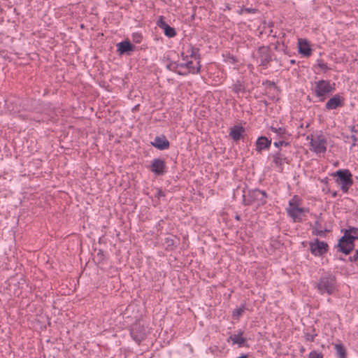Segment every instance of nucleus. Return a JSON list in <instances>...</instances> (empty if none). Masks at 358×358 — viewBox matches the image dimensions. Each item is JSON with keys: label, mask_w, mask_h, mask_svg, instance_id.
Masks as SVG:
<instances>
[{"label": "nucleus", "mask_w": 358, "mask_h": 358, "mask_svg": "<svg viewBox=\"0 0 358 358\" xmlns=\"http://www.w3.org/2000/svg\"><path fill=\"white\" fill-rule=\"evenodd\" d=\"M301 200L295 195L289 201V206L286 208L287 215L292 218L294 222H300L302 216L308 212L306 208L301 207Z\"/></svg>", "instance_id": "f257e3e1"}, {"label": "nucleus", "mask_w": 358, "mask_h": 358, "mask_svg": "<svg viewBox=\"0 0 358 358\" xmlns=\"http://www.w3.org/2000/svg\"><path fill=\"white\" fill-rule=\"evenodd\" d=\"M336 278L332 274L327 273L322 275L319 280L315 282V287L322 294H327L331 295L336 290Z\"/></svg>", "instance_id": "f03ea898"}, {"label": "nucleus", "mask_w": 358, "mask_h": 358, "mask_svg": "<svg viewBox=\"0 0 358 358\" xmlns=\"http://www.w3.org/2000/svg\"><path fill=\"white\" fill-rule=\"evenodd\" d=\"M307 140H310V150L316 153L322 154L327 151V138L321 131L316 132L311 136H308Z\"/></svg>", "instance_id": "7ed1b4c3"}, {"label": "nucleus", "mask_w": 358, "mask_h": 358, "mask_svg": "<svg viewBox=\"0 0 358 358\" xmlns=\"http://www.w3.org/2000/svg\"><path fill=\"white\" fill-rule=\"evenodd\" d=\"M332 176L336 178V183L344 193H347L353 184L352 175L348 169H339L332 173Z\"/></svg>", "instance_id": "20e7f679"}, {"label": "nucleus", "mask_w": 358, "mask_h": 358, "mask_svg": "<svg viewBox=\"0 0 358 358\" xmlns=\"http://www.w3.org/2000/svg\"><path fill=\"white\" fill-rule=\"evenodd\" d=\"M335 90V83L329 80H321L315 83L313 93L315 96L319 98L320 101H323L329 94Z\"/></svg>", "instance_id": "39448f33"}, {"label": "nucleus", "mask_w": 358, "mask_h": 358, "mask_svg": "<svg viewBox=\"0 0 358 358\" xmlns=\"http://www.w3.org/2000/svg\"><path fill=\"white\" fill-rule=\"evenodd\" d=\"M266 194L264 191L259 189H253L243 194V203L245 205L256 204L257 206L263 205L266 203Z\"/></svg>", "instance_id": "423d86ee"}, {"label": "nucleus", "mask_w": 358, "mask_h": 358, "mask_svg": "<svg viewBox=\"0 0 358 358\" xmlns=\"http://www.w3.org/2000/svg\"><path fill=\"white\" fill-rule=\"evenodd\" d=\"M254 58L259 65L266 66L271 60V50L267 46L260 47L254 54Z\"/></svg>", "instance_id": "0eeeda50"}, {"label": "nucleus", "mask_w": 358, "mask_h": 358, "mask_svg": "<svg viewBox=\"0 0 358 358\" xmlns=\"http://www.w3.org/2000/svg\"><path fill=\"white\" fill-rule=\"evenodd\" d=\"M356 239L345 232L338 242L341 251L346 255L349 254L354 248V241Z\"/></svg>", "instance_id": "6e6552de"}, {"label": "nucleus", "mask_w": 358, "mask_h": 358, "mask_svg": "<svg viewBox=\"0 0 358 358\" xmlns=\"http://www.w3.org/2000/svg\"><path fill=\"white\" fill-rule=\"evenodd\" d=\"M271 135L273 136L274 139L276 138H283V139H289L290 137V134L287 131V129L283 127H280L278 124H272L270 128Z\"/></svg>", "instance_id": "1a4fd4ad"}, {"label": "nucleus", "mask_w": 358, "mask_h": 358, "mask_svg": "<svg viewBox=\"0 0 358 358\" xmlns=\"http://www.w3.org/2000/svg\"><path fill=\"white\" fill-rule=\"evenodd\" d=\"M327 248L328 245L326 243L318 240L310 243V251L315 255H322L327 252Z\"/></svg>", "instance_id": "9d476101"}, {"label": "nucleus", "mask_w": 358, "mask_h": 358, "mask_svg": "<svg viewBox=\"0 0 358 358\" xmlns=\"http://www.w3.org/2000/svg\"><path fill=\"white\" fill-rule=\"evenodd\" d=\"M196 66H194L192 61H188L185 63H181L179 66L185 69V71L183 72L178 71L179 74H187V73H197L200 71V62L199 61H197L196 62Z\"/></svg>", "instance_id": "9b49d317"}, {"label": "nucleus", "mask_w": 358, "mask_h": 358, "mask_svg": "<svg viewBox=\"0 0 358 358\" xmlns=\"http://www.w3.org/2000/svg\"><path fill=\"white\" fill-rule=\"evenodd\" d=\"M165 162L161 159H154L150 164V169L155 175L160 176L165 173Z\"/></svg>", "instance_id": "f8f14e48"}, {"label": "nucleus", "mask_w": 358, "mask_h": 358, "mask_svg": "<svg viewBox=\"0 0 358 358\" xmlns=\"http://www.w3.org/2000/svg\"><path fill=\"white\" fill-rule=\"evenodd\" d=\"M157 25L162 29L164 31V34L169 37H173L176 36V32L173 27H171L164 20L162 16H160L157 21Z\"/></svg>", "instance_id": "ddd939ff"}, {"label": "nucleus", "mask_w": 358, "mask_h": 358, "mask_svg": "<svg viewBox=\"0 0 358 358\" xmlns=\"http://www.w3.org/2000/svg\"><path fill=\"white\" fill-rule=\"evenodd\" d=\"M344 104L343 98L339 94H335L326 103V108L328 110L336 109Z\"/></svg>", "instance_id": "4468645a"}, {"label": "nucleus", "mask_w": 358, "mask_h": 358, "mask_svg": "<svg viewBox=\"0 0 358 358\" xmlns=\"http://www.w3.org/2000/svg\"><path fill=\"white\" fill-rule=\"evenodd\" d=\"M299 52L305 57H309L312 53L308 41L306 39L300 38L298 41Z\"/></svg>", "instance_id": "2eb2a0df"}, {"label": "nucleus", "mask_w": 358, "mask_h": 358, "mask_svg": "<svg viewBox=\"0 0 358 358\" xmlns=\"http://www.w3.org/2000/svg\"><path fill=\"white\" fill-rule=\"evenodd\" d=\"M271 144V140H268L266 137L260 136L255 143L256 150L260 153L264 149H268Z\"/></svg>", "instance_id": "dca6fc26"}, {"label": "nucleus", "mask_w": 358, "mask_h": 358, "mask_svg": "<svg viewBox=\"0 0 358 358\" xmlns=\"http://www.w3.org/2000/svg\"><path fill=\"white\" fill-rule=\"evenodd\" d=\"M245 132V129L241 126H234L229 131V136L235 141L241 138Z\"/></svg>", "instance_id": "f3484780"}, {"label": "nucleus", "mask_w": 358, "mask_h": 358, "mask_svg": "<svg viewBox=\"0 0 358 358\" xmlns=\"http://www.w3.org/2000/svg\"><path fill=\"white\" fill-rule=\"evenodd\" d=\"M152 145L155 146V148L162 150L169 148V141L164 137H159L157 136L154 141L152 142Z\"/></svg>", "instance_id": "a211bd4d"}, {"label": "nucleus", "mask_w": 358, "mask_h": 358, "mask_svg": "<svg viewBox=\"0 0 358 358\" xmlns=\"http://www.w3.org/2000/svg\"><path fill=\"white\" fill-rule=\"evenodd\" d=\"M140 328L141 327L138 324H135L131 329V337L136 342L138 343L143 340L144 337V333L141 330L138 332V329Z\"/></svg>", "instance_id": "6ab92c4d"}, {"label": "nucleus", "mask_w": 358, "mask_h": 358, "mask_svg": "<svg viewBox=\"0 0 358 358\" xmlns=\"http://www.w3.org/2000/svg\"><path fill=\"white\" fill-rule=\"evenodd\" d=\"M242 334L243 332L239 331L238 334L231 335L228 338V341H231L233 345L237 344L239 347H241L246 341V339L242 336Z\"/></svg>", "instance_id": "aec40b11"}, {"label": "nucleus", "mask_w": 358, "mask_h": 358, "mask_svg": "<svg viewBox=\"0 0 358 358\" xmlns=\"http://www.w3.org/2000/svg\"><path fill=\"white\" fill-rule=\"evenodd\" d=\"M272 158L274 164L282 169V166L286 162L287 158L279 152L273 154Z\"/></svg>", "instance_id": "412c9836"}, {"label": "nucleus", "mask_w": 358, "mask_h": 358, "mask_svg": "<svg viewBox=\"0 0 358 358\" xmlns=\"http://www.w3.org/2000/svg\"><path fill=\"white\" fill-rule=\"evenodd\" d=\"M187 53L189 55H187L185 57H187L189 55L190 57L194 58L196 61H199L200 57L199 55V49L194 48L192 45L188 46Z\"/></svg>", "instance_id": "4be33fe9"}, {"label": "nucleus", "mask_w": 358, "mask_h": 358, "mask_svg": "<svg viewBox=\"0 0 358 358\" xmlns=\"http://www.w3.org/2000/svg\"><path fill=\"white\" fill-rule=\"evenodd\" d=\"M118 50L121 53L126 52L132 50V45L129 42L123 41L117 44Z\"/></svg>", "instance_id": "5701e85b"}, {"label": "nucleus", "mask_w": 358, "mask_h": 358, "mask_svg": "<svg viewBox=\"0 0 358 358\" xmlns=\"http://www.w3.org/2000/svg\"><path fill=\"white\" fill-rule=\"evenodd\" d=\"M335 349L336 351V355L339 358H347L346 357V350L344 346L341 344H335Z\"/></svg>", "instance_id": "b1692460"}, {"label": "nucleus", "mask_w": 358, "mask_h": 358, "mask_svg": "<svg viewBox=\"0 0 358 358\" xmlns=\"http://www.w3.org/2000/svg\"><path fill=\"white\" fill-rule=\"evenodd\" d=\"M245 306H242L233 311L232 315L234 318H238L241 317L245 311Z\"/></svg>", "instance_id": "393cba45"}, {"label": "nucleus", "mask_w": 358, "mask_h": 358, "mask_svg": "<svg viewBox=\"0 0 358 358\" xmlns=\"http://www.w3.org/2000/svg\"><path fill=\"white\" fill-rule=\"evenodd\" d=\"M275 140L276 141L273 143V145L276 148H279L280 146H282L283 145H288L289 144V142H287L289 139L276 138Z\"/></svg>", "instance_id": "a878e982"}, {"label": "nucleus", "mask_w": 358, "mask_h": 358, "mask_svg": "<svg viewBox=\"0 0 358 358\" xmlns=\"http://www.w3.org/2000/svg\"><path fill=\"white\" fill-rule=\"evenodd\" d=\"M348 233L350 236H352V238H355L358 239V229L357 228H352L350 229L348 231H345Z\"/></svg>", "instance_id": "bb28decb"}, {"label": "nucleus", "mask_w": 358, "mask_h": 358, "mask_svg": "<svg viewBox=\"0 0 358 358\" xmlns=\"http://www.w3.org/2000/svg\"><path fill=\"white\" fill-rule=\"evenodd\" d=\"M310 358H322V353L317 352L316 351H312L309 355Z\"/></svg>", "instance_id": "cd10ccee"}, {"label": "nucleus", "mask_w": 358, "mask_h": 358, "mask_svg": "<svg viewBox=\"0 0 358 358\" xmlns=\"http://www.w3.org/2000/svg\"><path fill=\"white\" fill-rule=\"evenodd\" d=\"M233 89H234V92H236V93H239L240 92L243 91V86L240 83L235 84L234 85Z\"/></svg>", "instance_id": "c85d7f7f"}, {"label": "nucleus", "mask_w": 358, "mask_h": 358, "mask_svg": "<svg viewBox=\"0 0 358 358\" xmlns=\"http://www.w3.org/2000/svg\"><path fill=\"white\" fill-rule=\"evenodd\" d=\"M255 10L252 8H243L241 10V13H255Z\"/></svg>", "instance_id": "c756f323"}, {"label": "nucleus", "mask_w": 358, "mask_h": 358, "mask_svg": "<svg viewBox=\"0 0 358 358\" xmlns=\"http://www.w3.org/2000/svg\"><path fill=\"white\" fill-rule=\"evenodd\" d=\"M315 336V335H310L309 334H307L306 335V339L308 340V341H314Z\"/></svg>", "instance_id": "7c9ffc66"}, {"label": "nucleus", "mask_w": 358, "mask_h": 358, "mask_svg": "<svg viewBox=\"0 0 358 358\" xmlns=\"http://www.w3.org/2000/svg\"><path fill=\"white\" fill-rule=\"evenodd\" d=\"M315 234L316 235H318V236H322L324 234V232L322 230L315 229Z\"/></svg>", "instance_id": "2f4dec72"}, {"label": "nucleus", "mask_w": 358, "mask_h": 358, "mask_svg": "<svg viewBox=\"0 0 358 358\" xmlns=\"http://www.w3.org/2000/svg\"><path fill=\"white\" fill-rule=\"evenodd\" d=\"M158 194L159 196H164V194L161 190L159 191Z\"/></svg>", "instance_id": "473e14b6"}, {"label": "nucleus", "mask_w": 358, "mask_h": 358, "mask_svg": "<svg viewBox=\"0 0 358 358\" xmlns=\"http://www.w3.org/2000/svg\"><path fill=\"white\" fill-rule=\"evenodd\" d=\"M352 132H357V130L355 129V126H354V127H352Z\"/></svg>", "instance_id": "72a5a7b5"}, {"label": "nucleus", "mask_w": 358, "mask_h": 358, "mask_svg": "<svg viewBox=\"0 0 358 358\" xmlns=\"http://www.w3.org/2000/svg\"><path fill=\"white\" fill-rule=\"evenodd\" d=\"M238 358H247V356L246 355H242Z\"/></svg>", "instance_id": "f704fd0d"}, {"label": "nucleus", "mask_w": 358, "mask_h": 358, "mask_svg": "<svg viewBox=\"0 0 358 358\" xmlns=\"http://www.w3.org/2000/svg\"><path fill=\"white\" fill-rule=\"evenodd\" d=\"M352 138H353L354 141H356V138L354 135L352 136Z\"/></svg>", "instance_id": "c9c22d12"}, {"label": "nucleus", "mask_w": 358, "mask_h": 358, "mask_svg": "<svg viewBox=\"0 0 358 358\" xmlns=\"http://www.w3.org/2000/svg\"><path fill=\"white\" fill-rule=\"evenodd\" d=\"M182 56L185 58L184 53H182Z\"/></svg>", "instance_id": "e433bc0d"}]
</instances>
